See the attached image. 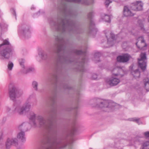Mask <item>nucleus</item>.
<instances>
[{
    "mask_svg": "<svg viewBox=\"0 0 149 149\" xmlns=\"http://www.w3.org/2000/svg\"><path fill=\"white\" fill-rule=\"evenodd\" d=\"M61 22L58 23L56 26L57 30L62 32L68 30L69 31H74L76 29L74 22L67 19L66 16L65 19L61 20Z\"/></svg>",
    "mask_w": 149,
    "mask_h": 149,
    "instance_id": "obj_1",
    "label": "nucleus"
},
{
    "mask_svg": "<svg viewBox=\"0 0 149 149\" xmlns=\"http://www.w3.org/2000/svg\"><path fill=\"white\" fill-rule=\"evenodd\" d=\"M124 74V72L122 69H115L113 71L111 77L106 80L107 84L111 86L117 85L120 81L119 78L123 76Z\"/></svg>",
    "mask_w": 149,
    "mask_h": 149,
    "instance_id": "obj_2",
    "label": "nucleus"
},
{
    "mask_svg": "<svg viewBox=\"0 0 149 149\" xmlns=\"http://www.w3.org/2000/svg\"><path fill=\"white\" fill-rule=\"evenodd\" d=\"M96 107L101 109L105 112H110L112 111L113 107L115 106V104L107 100H97L96 102Z\"/></svg>",
    "mask_w": 149,
    "mask_h": 149,
    "instance_id": "obj_3",
    "label": "nucleus"
},
{
    "mask_svg": "<svg viewBox=\"0 0 149 149\" xmlns=\"http://www.w3.org/2000/svg\"><path fill=\"white\" fill-rule=\"evenodd\" d=\"M31 107V102L27 101L23 105H18L16 106L13 110V112L21 115H24L29 111Z\"/></svg>",
    "mask_w": 149,
    "mask_h": 149,
    "instance_id": "obj_4",
    "label": "nucleus"
},
{
    "mask_svg": "<svg viewBox=\"0 0 149 149\" xmlns=\"http://www.w3.org/2000/svg\"><path fill=\"white\" fill-rule=\"evenodd\" d=\"M9 92L10 97L12 100H14L16 97H20L23 94V91L18 88L13 83H10L9 85Z\"/></svg>",
    "mask_w": 149,
    "mask_h": 149,
    "instance_id": "obj_5",
    "label": "nucleus"
},
{
    "mask_svg": "<svg viewBox=\"0 0 149 149\" xmlns=\"http://www.w3.org/2000/svg\"><path fill=\"white\" fill-rule=\"evenodd\" d=\"M139 66L141 69L144 70L146 66L147 58L145 53H142L140 55V58L138 59Z\"/></svg>",
    "mask_w": 149,
    "mask_h": 149,
    "instance_id": "obj_6",
    "label": "nucleus"
},
{
    "mask_svg": "<svg viewBox=\"0 0 149 149\" xmlns=\"http://www.w3.org/2000/svg\"><path fill=\"white\" fill-rule=\"evenodd\" d=\"M137 40L136 45L137 47L141 49L145 50L147 45L143 37V36L140 37L137 39Z\"/></svg>",
    "mask_w": 149,
    "mask_h": 149,
    "instance_id": "obj_7",
    "label": "nucleus"
},
{
    "mask_svg": "<svg viewBox=\"0 0 149 149\" xmlns=\"http://www.w3.org/2000/svg\"><path fill=\"white\" fill-rule=\"evenodd\" d=\"M131 58V56L129 54L125 53L118 56L117 59L118 62L126 63L128 62Z\"/></svg>",
    "mask_w": 149,
    "mask_h": 149,
    "instance_id": "obj_8",
    "label": "nucleus"
},
{
    "mask_svg": "<svg viewBox=\"0 0 149 149\" xmlns=\"http://www.w3.org/2000/svg\"><path fill=\"white\" fill-rule=\"evenodd\" d=\"M106 36L107 38V43L109 46H112L116 39L115 35L112 33L108 32L106 33Z\"/></svg>",
    "mask_w": 149,
    "mask_h": 149,
    "instance_id": "obj_9",
    "label": "nucleus"
},
{
    "mask_svg": "<svg viewBox=\"0 0 149 149\" xmlns=\"http://www.w3.org/2000/svg\"><path fill=\"white\" fill-rule=\"evenodd\" d=\"M36 120L37 121V123L35 122H33V124L35 126L39 125L43 126L45 124L46 120L44 117L38 114L36 116Z\"/></svg>",
    "mask_w": 149,
    "mask_h": 149,
    "instance_id": "obj_10",
    "label": "nucleus"
},
{
    "mask_svg": "<svg viewBox=\"0 0 149 149\" xmlns=\"http://www.w3.org/2000/svg\"><path fill=\"white\" fill-rule=\"evenodd\" d=\"M62 144L58 140H57L53 141L51 146L46 149H59L61 148H63L65 147L64 145V146H62Z\"/></svg>",
    "mask_w": 149,
    "mask_h": 149,
    "instance_id": "obj_11",
    "label": "nucleus"
},
{
    "mask_svg": "<svg viewBox=\"0 0 149 149\" xmlns=\"http://www.w3.org/2000/svg\"><path fill=\"white\" fill-rule=\"evenodd\" d=\"M13 50L12 48H7L1 51L0 54L5 58L8 59L11 56Z\"/></svg>",
    "mask_w": 149,
    "mask_h": 149,
    "instance_id": "obj_12",
    "label": "nucleus"
},
{
    "mask_svg": "<svg viewBox=\"0 0 149 149\" xmlns=\"http://www.w3.org/2000/svg\"><path fill=\"white\" fill-rule=\"evenodd\" d=\"M18 143L17 139L16 138H8L6 143V148L9 149L11 146L12 144L15 146L17 145Z\"/></svg>",
    "mask_w": 149,
    "mask_h": 149,
    "instance_id": "obj_13",
    "label": "nucleus"
},
{
    "mask_svg": "<svg viewBox=\"0 0 149 149\" xmlns=\"http://www.w3.org/2000/svg\"><path fill=\"white\" fill-rule=\"evenodd\" d=\"M56 40L57 41L61 43L60 45L58 46L57 48V52L58 53L61 51L63 48L64 40L63 38L60 35L57 36L56 38Z\"/></svg>",
    "mask_w": 149,
    "mask_h": 149,
    "instance_id": "obj_14",
    "label": "nucleus"
},
{
    "mask_svg": "<svg viewBox=\"0 0 149 149\" xmlns=\"http://www.w3.org/2000/svg\"><path fill=\"white\" fill-rule=\"evenodd\" d=\"M143 3L141 1H137L134 3L132 9L135 11H139L143 9Z\"/></svg>",
    "mask_w": 149,
    "mask_h": 149,
    "instance_id": "obj_15",
    "label": "nucleus"
},
{
    "mask_svg": "<svg viewBox=\"0 0 149 149\" xmlns=\"http://www.w3.org/2000/svg\"><path fill=\"white\" fill-rule=\"evenodd\" d=\"M19 32L25 37H28L30 36V32L28 29H27L21 26L19 28Z\"/></svg>",
    "mask_w": 149,
    "mask_h": 149,
    "instance_id": "obj_16",
    "label": "nucleus"
},
{
    "mask_svg": "<svg viewBox=\"0 0 149 149\" xmlns=\"http://www.w3.org/2000/svg\"><path fill=\"white\" fill-rule=\"evenodd\" d=\"M123 14L126 17L131 16L134 15V13L127 6H125L124 7Z\"/></svg>",
    "mask_w": 149,
    "mask_h": 149,
    "instance_id": "obj_17",
    "label": "nucleus"
},
{
    "mask_svg": "<svg viewBox=\"0 0 149 149\" xmlns=\"http://www.w3.org/2000/svg\"><path fill=\"white\" fill-rule=\"evenodd\" d=\"M29 124L26 123H24L20 125L18 127L19 130H27Z\"/></svg>",
    "mask_w": 149,
    "mask_h": 149,
    "instance_id": "obj_18",
    "label": "nucleus"
},
{
    "mask_svg": "<svg viewBox=\"0 0 149 149\" xmlns=\"http://www.w3.org/2000/svg\"><path fill=\"white\" fill-rule=\"evenodd\" d=\"M17 138L21 139L22 141H25V137L24 133V132L21 131L19 132L17 134Z\"/></svg>",
    "mask_w": 149,
    "mask_h": 149,
    "instance_id": "obj_19",
    "label": "nucleus"
},
{
    "mask_svg": "<svg viewBox=\"0 0 149 149\" xmlns=\"http://www.w3.org/2000/svg\"><path fill=\"white\" fill-rule=\"evenodd\" d=\"M68 2H74V3H81L84 4L86 5H88L89 4L87 2L86 0H66Z\"/></svg>",
    "mask_w": 149,
    "mask_h": 149,
    "instance_id": "obj_20",
    "label": "nucleus"
},
{
    "mask_svg": "<svg viewBox=\"0 0 149 149\" xmlns=\"http://www.w3.org/2000/svg\"><path fill=\"white\" fill-rule=\"evenodd\" d=\"M145 88L147 91H149V80L148 78H146L143 80Z\"/></svg>",
    "mask_w": 149,
    "mask_h": 149,
    "instance_id": "obj_21",
    "label": "nucleus"
},
{
    "mask_svg": "<svg viewBox=\"0 0 149 149\" xmlns=\"http://www.w3.org/2000/svg\"><path fill=\"white\" fill-rule=\"evenodd\" d=\"M132 75L136 78H138L140 75V72L138 70L136 69L132 72Z\"/></svg>",
    "mask_w": 149,
    "mask_h": 149,
    "instance_id": "obj_22",
    "label": "nucleus"
},
{
    "mask_svg": "<svg viewBox=\"0 0 149 149\" xmlns=\"http://www.w3.org/2000/svg\"><path fill=\"white\" fill-rule=\"evenodd\" d=\"M142 148L146 149H149V141H147L144 142L142 144Z\"/></svg>",
    "mask_w": 149,
    "mask_h": 149,
    "instance_id": "obj_23",
    "label": "nucleus"
},
{
    "mask_svg": "<svg viewBox=\"0 0 149 149\" xmlns=\"http://www.w3.org/2000/svg\"><path fill=\"white\" fill-rule=\"evenodd\" d=\"M101 54L99 52H97L95 54L94 60L96 61L97 62L99 61V57L101 56Z\"/></svg>",
    "mask_w": 149,
    "mask_h": 149,
    "instance_id": "obj_24",
    "label": "nucleus"
},
{
    "mask_svg": "<svg viewBox=\"0 0 149 149\" xmlns=\"http://www.w3.org/2000/svg\"><path fill=\"white\" fill-rule=\"evenodd\" d=\"M38 115H37L33 112H31L29 116V118L32 120H34L36 118V116Z\"/></svg>",
    "mask_w": 149,
    "mask_h": 149,
    "instance_id": "obj_25",
    "label": "nucleus"
},
{
    "mask_svg": "<svg viewBox=\"0 0 149 149\" xmlns=\"http://www.w3.org/2000/svg\"><path fill=\"white\" fill-rule=\"evenodd\" d=\"M61 10L66 15V16H67L68 15H69L70 14V11H68L64 7H63Z\"/></svg>",
    "mask_w": 149,
    "mask_h": 149,
    "instance_id": "obj_26",
    "label": "nucleus"
},
{
    "mask_svg": "<svg viewBox=\"0 0 149 149\" xmlns=\"http://www.w3.org/2000/svg\"><path fill=\"white\" fill-rule=\"evenodd\" d=\"M38 83L36 81H33L32 82V86L35 90L37 91L38 90Z\"/></svg>",
    "mask_w": 149,
    "mask_h": 149,
    "instance_id": "obj_27",
    "label": "nucleus"
},
{
    "mask_svg": "<svg viewBox=\"0 0 149 149\" xmlns=\"http://www.w3.org/2000/svg\"><path fill=\"white\" fill-rule=\"evenodd\" d=\"M103 19L105 22H110L111 20L110 19V17L109 16L107 15H105Z\"/></svg>",
    "mask_w": 149,
    "mask_h": 149,
    "instance_id": "obj_28",
    "label": "nucleus"
},
{
    "mask_svg": "<svg viewBox=\"0 0 149 149\" xmlns=\"http://www.w3.org/2000/svg\"><path fill=\"white\" fill-rule=\"evenodd\" d=\"M13 66V64L11 62H9L8 65V69L10 70H12V68Z\"/></svg>",
    "mask_w": 149,
    "mask_h": 149,
    "instance_id": "obj_29",
    "label": "nucleus"
},
{
    "mask_svg": "<svg viewBox=\"0 0 149 149\" xmlns=\"http://www.w3.org/2000/svg\"><path fill=\"white\" fill-rule=\"evenodd\" d=\"M139 118H132L130 119V120L135 122L139 124H140V123H139Z\"/></svg>",
    "mask_w": 149,
    "mask_h": 149,
    "instance_id": "obj_30",
    "label": "nucleus"
},
{
    "mask_svg": "<svg viewBox=\"0 0 149 149\" xmlns=\"http://www.w3.org/2000/svg\"><path fill=\"white\" fill-rule=\"evenodd\" d=\"M24 60L22 59H21L19 60L20 64L21 66L23 68H25L24 65Z\"/></svg>",
    "mask_w": 149,
    "mask_h": 149,
    "instance_id": "obj_31",
    "label": "nucleus"
},
{
    "mask_svg": "<svg viewBox=\"0 0 149 149\" xmlns=\"http://www.w3.org/2000/svg\"><path fill=\"white\" fill-rule=\"evenodd\" d=\"M74 52L76 53V54H82L83 53V52L80 50H75L74 51Z\"/></svg>",
    "mask_w": 149,
    "mask_h": 149,
    "instance_id": "obj_32",
    "label": "nucleus"
},
{
    "mask_svg": "<svg viewBox=\"0 0 149 149\" xmlns=\"http://www.w3.org/2000/svg\"><path fill=\"white\" fill-rule=\"evenodd\" d=\"M105 4L106 7L108 6L109 4L111 2V1H110L109 0H105Z\"/></svg>",
    "mask_w": 149,
    "mask_h": 149,
    "instance_id": "obj_33",
    "label": "nucleus"
},
{
    "mask_svg": "<svg viewBox=\"0 0 149 149\" xmlns=\"http://www.w3.org/2000/svg\"><path fill=\"white\" fill-rule=\"evenodd\" d=\"M144 135L146 137H149V132H144Z\"/></svg>",
    "mask_w": 149,
    "mask_h": 149,
    "instance_id": "obj_34",
    "label": "nucleus"
},
{
    "mask_svg": "<svg viewBox=\"0 0 149 149\" xmlns=\"http://www.w3.org/2000/svg\"><path fill=\"white\" fill-rule=\"evenodd\" d=\"M97 78V76L96 74H94L92 77V79H95Z\"/></svg>",
    "mask_w": 149,
    "mask_h": 149,
    "instance_id": "obj_35",
    "label": "nucleus"
},
{
    "mask_svg": "<svg viewBox=\"0 0 149 149\" xmlns=\"http://www.w3.org/2000/svg\"><path fill=\"white\" fill-rule=\"evenodd\" d=\"M93 12L90 13L88 14V17L89 18H91L93 15Z\"/></svg>",
    "mask_w": 149,
    "mask_h": 149,
    "instance_id": "obj_36",
    "label": "nucleus"
},
{
    "mask_svg": "<svg viewBox=\"0 0 149 149\" xmlns=\"http://www.w3.org/2000/svg\"><path fill=\"white\" fill-rule=\"evenodd\" d=\"M76 130V129L74 127L72 128L71 131V133L72 134H73L74 133V132Z\"/></svg>",
    "mask_w": 149,
    "mask_h": 149,
    "instance_id": "obj_37",
    "label": "nucleus"
},
{
    "mask_svg": "<svg viewBox=\"0 0 149 149\" xmlns=\"http://www.w3.org/2000/svg\"><path fill=\"white\" fill-rule=\"evenodd\" d=\"M3 134L2 131L0 130V138L1 137Z\"/></svg>",
    "mask_w": 149,
    "mask_h": 149,
    "instance_id": "obj_38",
    "label": "nucleus"
},
{
    "mask_svg": "<svg viewBox=\"0 0 149 149\" xmlns=\"http://www.w3.org/2000/svg\"><path fill=\"white\" fill-rule=\"evenodd\" d=\"M11 110V109L9 107H7V112H9Z\"/></svg>",
    "mask_w": 149,
    "mask_h": 149,
    "instance_id": "obj_39",
    "label": "nucleus"
},
{
    "mask_svg": "<svg viewBox=\"0 0 149 149\" xmlns=\"http://www.w3.org/2000/svg\"><path fill=\"white\" fill-rule=\"evenodd\" d=\"M34 70V69L32 68H30L29 69L28 71V72H29L30 71H32Z\"/></svg>",
    "mask_w": 149,
    "mask_h": 149,
    "instance_id": "obj_40",
    "label": "nucleus"
},
{
    "mask_svg": "<svg viewBox=\"0 0 149 149\" xmlns=\"http://www.w3.org/2000/svg\"><path fill=\"white\" fill-rule=\"evenodd\" d=\"M13 14L15 15V16H16V15L15 12L14 10H13Z\"/></svg>",
    "mask_w": 149,
    "mask_h": 149,
    "instance_id": "obj_41",
    "label": "nucleus"
},
{
    "mask_svg": "<svg viewBox=\"0 0 149 149\" xmlns=\"http://www.w3.org/2000/svg\"><path fill=\"white\" fill-rule=\"evenodd\" d=\"M94 24L93 23H92L90 24V26H91V25H93Z\"/></svg>",
    "mask_w": 149,
    "mask_h": 149,
    "instance_id": "obj_42",
    "label": "nucleus"
},
{
    "mask_svg": "<svg viewBox=\"0 0 149 149\" xmlns=\"http://www.w3.org/2000/svg\"><path fill=\"white\" fill-rule=\"evenodd\" d=\"M42 147L41 148H40L39 149H42L41 148H42Z\"/></svg>",
    "mask_w": 149,
    "mask_h": 149,
    "instance_id": "obj_43",
    "label": "nucleus"
},
{
    "mask_svg": "<svg viewBox=\"0 0 149 149\" xmlns=\"http://www.w3.org/2000/svg\"><path fill=\"white\" fill-rule=\"evenodd\" d=\"M148 21H149V17H148Z\"/></svg>",
    "mask_w": 149,
    "mask_h": 149,
    "instance_id": "obj_44",
    "label": "nucleus"
},
{
    "mask_svg": "<svg viewBox=\"0 0 149 149\" xmlns=\"http://www.w3.org/2000/svg\"><path fill=\"white\" fill-rule=\"evenodd\" d=\"M1 34V31H0V34Z\"/></svg>",
    "mask_w": 149,
    "mask_h": 149,
    "instance_id": "obj_45",
    "label": "nucleus"
}]
</instances>
